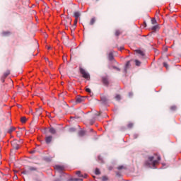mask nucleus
<instances>
[{"instance_id": "3", "label": "nucleus", "mask_w": 181, "mask_h": 181, "mask_svg": "<svg viewBox=\"0 0 181 181\" xmlns=\"http://www.w3.org/2000/svg\"><path fill=\"white\" fill-rule=\"evenodd\" d=\"M20 143L21 141H18V140H13V141H11V146L14 149L18 151V149H19L20 148Z\"/></svg>"}, {"instance_id": "2", "label": "nucleus", "mask_w": 181, "mask_h": 181, "mask_svg": "<svg viewBox=\"0 0 181 181\" xmlns=\"http://www.w3.org/2000/svg\"><path fill=\"white\" fill-rule=\"evenodd\" d=\"M80 73L81 74H82V77H83V78H86V80H90V74L86 71L84 69L80 68Z\"/></svg>"}, {"instance_id": "23", "label": "nucleus", "mask_w": 181, "mask_h": 181, "mask_svg": "<svg viewBox=\"0 0 181 181\" xmlns=\"http://www.w3.org/2000/svg\"><path fill=\"white\" fill-rule=\"evenodd\" d=\"M21 121L23 124H25V122H26V117H22Z\"/></svg>"}, {"instance_id": "1", "label": "nucleus", "mask_w": 181, "mask_h": 181, "mask_svg": "<svg viewBox=\"0 0 181 181\" xmlns=\"http://www.w3.org/2000/svg\"><path fill=\"white\" fill-rule=\"evenodd\" d=\"M159 160H160V156L158 155L151 156L148 157V159L147 161H146L145 165L149 168H151V166L155 168V165H158Z\"/></svg>"}, {"instance_id": "6", "label": "nucleus", "mask_w": 181, "mask_h": 181, "mask_svg": "<svg viewBox=\"0 0 181 181\" xmlns=\"http://www.w3.org/2000/svg\"><path fill=\"white\" fill-rule=\"evenodd\" d=\"M86 100V98L85 97H83V96H78L76 98V103L77 104H80V103H83Z\"/></svg>"}, {"instance_id": "11", "label": "nucleus", "mask_w": 181, "mask_h": 181, "mask_svg": "<svg viewBox=\"0 0 181 181\" xmlns=\"http://www.w3.org/2000/svg\"><path fill=\"white\" fill-rule=\"evenodd\" d=\"M135 52L137 53V54H140V56H141L142 57L145 56V53L141 49H136Z\"/></svg>"}, {"instance_id": "50", "label": "nucleus", "mask_w": 181, "mask_h": 181, "mask_svg": "<svg viewBox=\"0 0 181 181\" xmlns=\"http://www.w3.org/2000/svg\"><path fill=\"white\" fill-rule=\"evenodd\" d=\"M85 177H87V175H85Z\"/></svg>"}, {"instance_id": "36", "label": "nucleus", "mask_w": 181, "mask_h": 181, "mask_svg": "<svg viewBox=\"0 0 181 181\" xmlns=\"http://www.w3.org/2000/svg\"><path fill=\"white\" fill-rule=\"evenodd\" d=\"M117 169H118L119 170H121L122 169H124V166L120 165V166L117 167Z\"/></svg>"}, {"instance_id": "51", "label": "nucleus", "mask_w": 181, "mask_h": 181, "mask_svg": "<svg viewBox=\"0 0 181 181\" xmlns=\"http://www.w3.org/2000/svg\"><path fill=\"white\" fill-rule=\"evenodd\" d=\"M98 1V0H96V2Z\"/></svg>"}, {"instance_id": "49", "label": "nucleus", "mask_w": 181, "mask_h": 181, "mask_svg": "<svg viewBox=\"0 0 181 181\" xmlns=\"http://www.w3.org/2000/svg\"><path fill=\"white\" fill-rule=\"evenodd\" d=\"M129 95H132V93H129Z\"/></svg>"}, {"instance_id": "20", "label": "nucleus", "mask_w": 181, "mask_h": 181, "mask_svg": "<svg viewBox=\"0 0 181 181\" xmlns=\"http://www.w3.org/2000/svg\"><path fill=\"white\" fill-rule=\"evenodd\" d=\"M101 180H102V181H108V177L104 175V176H103V177H101Z\"/></svg>"}, {"instance_id": "9", "label": "nucleus", "mask_w": 181, "mask_h": 181, "mask_svg": "<svg viewBox=\"0 0 181 181\" xmlns=\"http://www.w3.org/2000/svg\"><path fill=\"white\" fill-rule=\"evenodd\" d=\"M54 169L58 172H63L64 168L62 165H55Z\"/></svg>"}, {"instance_id": "24", "label": "nucleus", "mask_w": 181, "mask_h": 181, "mask_svg": "<svg viewBox=\"0 0 181 181\" xmlns=\"http://www.w3.org/2000/svg\"><path fill=\"white\" fill-rule=\"evenodd\" d=\"M15 129H16V128H15V127H11V128L9 129V130H8L9 134L13 132V131H15Z\"/></svg>"}, {"instance_id": "5", "label": "nucleus", "mask_w": 181, "mask_h": 181, "mask_svg": "<svg viewBox=\"0 0 181 181\" xmlns=\"http://www.w3.org/2000/svg\"><path fill=\"white\" fill-rule=\"evenodd\" d=\"M102 82L104 84V86H106V87H108V86L110 85V81H108L107 76L102 77Z\"/></svg>"}, {"instance_id": "30", "label": "nucleus", "mask_w": 181, "mask_h": 181, "mask_svg": "<svg viewBox=\"0 0 181 181\" xmlns=\"http://www.w3.org/2000/svg\"><path fill=\"white\" fill-rule=\"evenodd\" d=\"M170 110L171 111H176V106L175 105L171 106Z\"/></svg>"}, {"instance_id": "43", "label": "nucleus", "mask_w": 181, "mask_h": 181, "mask_svg": "<svg viewBox=\"0 0 181 181\" xmlns=\"http://www.w3.org/2000/svg\"><path fill=\"white\" fill-rule=\"evenodd\" d=\"M45 62H48V63H50V62H49V59L45 58Z\"/></svg>"}, {"instance_id": "14", "label": "nucleus", "mask_w": 181, "mask_h": 181, "mask_svg": "<svg viewBox=\"0 0 181 181\" xmlns=\"http://www.w3.org/2000/svg\"><path fill=\"white\" fill-rule=\"evenodd\" d=\"M108 59L110 62H112V60H114V54H112V52H110L108 54Z\"/></svg>"}, {"instance_id": "8", "label": "nucleus", "mask_w": 181, "mask_h": 181, "mask_svg": "<svg viewBox=\"0 0 181 181\" xmlns=\"http://www.w3.org/2000/svg\"><path fill=\"white\" fill-rule=\"evenodd\" d=\"M52 140H53V136H47L45 137L46 144H50V142H52Z\"/></svg>"}, {"instance_id": "10", "label": "nucleus", "mask_w": 181, "mask_h": 181, "mask_svg": "<svg viewBox=\"0 0 181 181\" xmlns=\"http://www.w3.org/2000/svg\"><path fill=\"white\" fill-rule=\"evenodd\" d=\"M49 134H52V135H56L57 132L56 131V129H54L53 127H50L49 129Z\"/></svg>"}, {"instance_id": "40", "label": "nucleus", "mask_w": 181, "mask_h": 181, "mask_svg": "<svg viewBox=\"0 0 181 181\" xmlns=\"http://www.w3.org/2000/svg\"><path fill=\"white\" fill-rule=\"evenodd\" d=\"M90 125H93V124H94V120H90Z\"/></svg>"}, {"instance_id": "18", "label": "nucleus", "mask_w": 181, "mask_h": 181, "mask_svg": "<svg viewBox=\"0 0 181 181\" xmlns=\"http://www.w3.org/2000/svg\"><path fill=\"white\" fill-rule=\"evenodd\" d=\"M2 35H3V36H9V35H11V32L10 31H3Z\"/></svg>"}, {"instance_id": "47", "label": "nucleus", "mask_w": 181, "mask_h": 181, "mask_svg": "<svg viewBox=\"0 0 181 181\" xmlns=\"http://www.w3.org/2000/svg\"><path fill=\"white\" fill-rule=\"evenodd\" d=\"M15 179H18V177L16 176V177H15Z\"/></svg>"}, {"instance_id": "34", "label": "nucleus", "mask_w": 181, "mask_h": 181, "mask_svg": "<svg viewBox=\"0 0 181 181\" xmlns=\"http://www.w3.org/2000/svg\"><path fill=\"white\" fill-rule=\"evenodd\" d=\"M163 66H164V67H165L166 69H168V68L169 67V65H168V63H166V62H164V63H163Z\"/></svg>"}, {"instance_id": "19", "label": "nucleus", "mask_w": 181, "mask_h": 181, "mask_svg": "<svg viewBox=\"0 0 181 181\" xmlns=\"http://www.w3.org/2000/svg\"><path fill=\"white\" fill-rule=\"evenodd\" d=\"M127 128H129V129H131L134 128V123L133 122H129V124H127Z\"/></svg>"}, {"instance_id": "32", "label": "nucleus", "mask_w": 181, "mask_h": 181, "mask_svg": "<svg viewBox=\"0 0 181 181\" xmlns=\"http://www.w3.org/2000/svg\"><path fill=\"white\" fill-rule=\"evenodd\" d=\"M152 30H156L158 29V25H154L151 28Z\"/></svg>"}, {"instance_id": "45", "label": "nucleus", "mask_w": 181, "mask_h": 181, "mask_svg": "<svg viewBox=\"0 0 181 181\" xmlns=\"http://www.w3.org/2000/svg\"><path fill=\"white\" fill-rule=\"evenodd\" d=\"M144 25H145V27H146V22H144Z\"/></svg>"}, {"instance_id": "44", "label": "nucleus", "mask_w": 181, "mask_h": 181, "mask_svg": "<svg viewBox=\"0 0 181 181\" xmlns=\"http://www.w3.org/2000/svg\"><path fill=\"white\" fill-rule=\"evenodd\" d=\"M30 153H35V151H30Z\"/></svg>"}, {"instance_id": "15", "label": "nucleus", "mask_w": 181, "mask_h": 181, "mask_svg": "<svg viewBox=\"0 0 181 181\" xmlns=\"http://www.w3.org/2000/svg\"><path fill=\"white\" fill-rule=\"evenodd\" d=\"M74 16L75 19H78V18H80V16H81L80 12H78V11L74 12Z\"/></svg>"}, {"instance_id": "17", "label": "nucleus", "mask_w": 181, "mask_h": 181, "mask_svg": "<svg viewBox=\"0 0 181 181\" xmlns=\"http://www.w3.org/2000/svg\"><path fill=\"white\" fill-rule=\"evenodd\" d=\"M95 23V17H93L90 19V21L89 23V25H93Z\"/></svg>"}, {"instance_id": "46", "label": "nucleus", "mask_w": 181, "mask_h": 181, "mask_svg": "<svg viewBox=\"0 0 181 181\" xmlns=\"http://www.w3.org/2000/svg\"><path fill=\"white\" fill-rule=\"evenodd\" d=\"M101 115V113L99 112V113H98V115Z\"/></svg>"}, {"instance_id": "29", "label": "nucleus", "mask_w": 181, "mask_h": 181, "mask_svg": "<svg viewBox=\"0 0 181 181\" xmlns=\"http://www.w3.org/2000/svg\"><path fill=\"white\" fill-rule=\"evenodd\" d=\"M115 99L117 100V101H119V100H121V95H117L115 96Z\"/></svg>"}, {"instance_id": "42", "label": "nucleus", "mask_w": 181, "mask_h": 181, "mask_svg": "<svg viewBox=\"0 0 181 181\" xmlns=\"http://www.w3.org/2000/svg\"><path fill=\"white\" fill-rule=\"evenodd\" d=\"M83 180L81 179H75L74 181H82Z\"/></svg>"}, {"instance_id": "22", "label": "nucleus", "mask_w": 181, "mask_h": 181, "mask_svg": "<svg viewBox=\"0 0 181 181\" xmlns=\"http://www.w3.org/2000/svg\"><path fill=\"white\" fill-rule=\"evenodd\" d=\"M36 112H37V115H40L42 114V108L37 109L36 110Z\"/></svg>"}, {"instance_id": "12", "label": "nucleus", "mask_w": 181, "mask_h": 181, "mask_svg": "<svg viewBox=\"0 0 181 181\" xmlns=\"http://www.w3.org/2000/svg\"><path fill=\"white\" fill-rule=\"evenodd\" d=\"M131 66V61H128L125 65L124 67V71L125 73H127V70H128L129 69V67Z\"/></svg>"}, {"instance_id": "16", "label": "nucleus", "mask_w": 181, "mask_h": 181, "mask_svg": "<svg viewBox=\"0 0 181 181\" xmlns=\"http://www.w3.org/2000/svg\"><path fill=\"white\" fill-rule=\"evenodd\" d=\"M28 170H30V172H33L37 170V168L32 166H28Z\"/></svg>"}, {"instance_id": "37", "label": "nucleus", "mask_w": 181, "mask_h": 181, "mask_svg": "<svg viewBox=\"0 0 181 181\" xmlns=\"http://www.w3.org/2000/svg\"><path fill=\"white\" fill-rule=\"evenodd\" d=\"M113 69H115V70H117V71H119L121 69H119V68L117 67V66H113Z\"/></svg>"}, {"instance_id": "26", "label": "nucleus", "mask_w": 181, "mask_h": 181, "mask_svg": "<svg viewBox=\"0 0 181 181\" xmlns=\"http://www.w3.org/2000/svg\"><path fill=\"white\" fill-rule=\"evenodd\" d=\"M76 175H77V176H78V177H83V175H81V171H77Z\"/></svg>"}, {"instance_id": "52", "label": "nucleus", "mask_w": 181, "mask_h": 181, "mask_svg": "<svg viewBox=\"0 0 181 181\" xmlns=\"http://www.w3.org/2000/svg\"><path fill=\"white\" fill-rule=\"evenodd\" d=\"M48 49H50V47H48Z\"/></svg>"}, {"instance_id": "27", "label": "nucleus", "mask_w": 181, "mask_h": 181, "mask_svg": "<svg viewBox=\"0 0 181 181\" xmlns=\"http://www.w3.org/2000/svg\"><path fill=\"white\" fill-rule=\"evenodd\" d=\"M85 134H86V132H84V131H81V132H79V135H80L81 136H84Z\"/></svg>"}, {"instance_id": "39", "label": "nucleus", "mask_w": 181, "mask_h": 181, "mask_svg": "<svg viewBox=\"0 0 181 181\" xmlns=\"http://www.w3.org/2000/svg\"><path fill=\"white\" fill-rule=\"evenodd\" d=\"M23 175H28V171L26 170L23 171Z\"/></svg>"}, {"instance_id": "41", "label": "nucleus", "mask_w": 181, "mask_h": 181, "mask_svg": "<svg viewBox=\"0 0 181 181\" xmlns=\"http://www.w3.org/2000/svg\"><path fill=\"white\" fill-rule=\"evenodd\" d=\"M18 141L20 142V143H19V145H21V144H23V141H22V139H20V140Z\"/></svg>"}, {"instance_id": "7", "label": "nucleus", "mask_w": 181, "mask_h": 181, "mask_svg": "<svg viewBox=\"0 0 181 181\" xmlns=\"http://www.w3.org/2000/svg\"><path fill=\"white\" fill-rule=\"evenodd\" d=\"M9 74H11V71L9 69H8L7 71H6V72H4L3 76L1 77V80L3 83L4 81H5V78H6L8 76H9Z\"/></svg>"}, {"instance_id": "28", "label": "nucleus", "mask_w": 181, "mask_h": 181, "mask_svg": "<svg viewBox=\"0 0 181 181\" xmlns=\"http://www.w3.org/2000/svg\"><path fill=\"white\" fill-rule=\"evenodd\" d=\"M136 66H141V62H139L138 59L135 60Z\"/></svg>"}, {"instance_id": "33", "label": "nucleus", "mask_w": 181, "mask_h": 181, "mask_svg": "<svg viewBox=\"0 0 181 181\" xmlns=\"http://www.w3.org/2000/svg\"><path fill=\"white\" fill-rule=\"evenodd\" d=\"M78 20V18H75L74 22V26H76V25H77Z\"/></svg>"}, {"instance_id": "25", "label": "nucleus", "mask_w": 181, "mask_h": 181, "mask_svg": "<svg viewBox=\"0 0 181 181\" xmlns=\"http://www.w3.org/2000/svg\"><path fill=\"white\" fill-rule=\"evenodd\" d=\"M95 175H100L101 172H100V170L98 168H96L95 170Z\"/></svg>"}, {"instance_id": "13", "label": "nucleus", "mask_w": 181, "mask_h": 181, "mask_svg": "<svg viewBox=\"0 0 181 181\" xmlns=\"http://www.w3.org/2000/svg\"><path fill=\"white\" fill-rule=\"evenodd\" d=\"M101 101L103 103V104H107L108 103V98H107V96H102Z\"/></svg>"}, {"instance_id": "38", "label": "nucleus", "mask_w": 181, "mask_h": 181, "mask_svg": "<svg viewBox=\"0 0 181 181\" xmlns=\"http://www.w3.org/2000/svg\"><path fill=\"white\" fill-rule=\"evenodd\" d=\"M119 50H120V52L124 50V46L119 47Z\"/></svg>"}, {"instance_id": "4", "label": "nucleus", "mask_w": 181, "mask_h": 181, "mask_svg": "<svg viewBox=\"0 0 181 181\" xmlns=\"http://www.w3.org/2000/svg\"><path fill=\"white\" fill-rule=\"evenodd\" d=\"M64 25H65L67 28L69 26L71 25V18L70 17H66L64 21H63Z\"/></svg>"}, {"instance_id": "48", "label": "nucleus", "mask_w": 181, "mask_h": 181, "mask_svg": "<svg viewBox=\"0 0 181 181\" xmlns=\"http://www.w3.org/2000/svg\"><path fill=\"white\" fill-rule=\"evenodd\" d=\"M15 179H18V177L16 176V177H15Z\"/></svg>"}, {"instance_id": "35", "label": "nucleus", "mask_w": 181, "mask_h": 181, "mask_svg": "<svg viewBox=\"0 0 181 181\" xmlns=\"http://www.w3.org/2000/svg\"><path fill=\"white\" fill-rule=\"evenodd\" d=\"M86 93H91V89L87 88L86 89Z\"/></svg>"}, {"instance_id": "31", "label": "nucleus", "mask_w": 181, "mask_h": 181, "mask_svg": "<svg viewBox=\"0 0 181 181\" xmlns=\"http://www.w3.org/2000/svg\"><path fill=\"white\" fill-rule=\"evenodd\" d=\"M151 23L153 25H155L156 23V19H155V18L151 19Z\"/></svg>"}, {"instance_id": "21", "label": "nucleus", "mask_w": 181, "mask_h": 181, "mask_svg": "<svg viewBox=\"0 0 181 181\" xmlns=\"http://www.w3.org/2000/svg\"><path fill=\"white\" fill-rule=\"evenodd\" d=\"M115 35V36H119V35H121V31H119V30H116Z\"/></svg>"}]
</instances>
